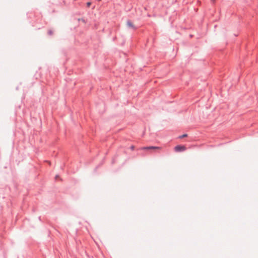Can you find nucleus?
<instances>
[{"instance_id":"nucleus-1","label":"nucleus","mask_w":258,"mask_h":258,"mask_svg":"<svg viewBox=\"0 0 258 258\" xmlns=\"http://www.w3.org/2000/svg\"><path fill=\"white\" fill-rule=\"evenodd\" d=\"M186 148L185 146L178 145L174 148V150L176 152H182L186 150Z\"/></svg>"},{"instance_id":"nucleus-2","label":"nucleus","mask_w":258,"mask_h":258,"mask_svg":"<svg viewBox=\"0 0 258 258\" xmlns=\"http://www.w3.org/2000/svg\"><path fill=\"white\" fill-rule=\"evenodd\" d=\"M161 149V147H155V146H150V147H142L140 149L142 150H160Z\"/></svg>"},{"instance_id":"nucleus-3","label":"nucleus","mask_w":258,"mask_h":258,"mask_svg":"<svg viewBox=\"0 0 258 258\" xmlns=\"http://www.w3.org/2000/svg\"><path fill=\"white\" fill-rule=\"evenodd\" d=\"M126 25L128 27H130V28H133V29H135V26L133 24V23L130 21H127V22H126Z\"/></svg>"},{"instance_id":"nucleus-4","label":"nucleus","mask_w":258,"mask_h":258,"mask_svg":"<svg viewBox=\"0 0 258 258\" xmlns=\"http://www.w3.org/2000/svg\"><path fill=\"white\" fill-rule=\"evenodd\" d=\"M187 137V134H184L180 137V138H182Z\"/></svg>"},{"instance_id":"nucleus-5","label":"nucleus","mask_w":258,"mask_h":258,"mask_svg":"<svg viewBox=\"0 0 258 258\" xmlns=\"http://www.w3.org/2000/svg\"><path fill=\"white\" fill-rule=\"evenodd\" d=\"M91 4V3L90 2H88V3H87V5L88 7H90Z\"/></svg>"},{"instance_id":"nucleus-6","label":"nucleus","mask_w":258,"mask_h":258,"mask_svg":"<svg viewBox=\"0 0 258 258\" xmlns=\"http://www.w3.org/2000/svg\"><path fill=\"white\" fill-rule=\"evenodd\" d=\"M131 149H132V150H134V146H132V147H131Z\"/></svg>"},{"instance_id":"nucleus-7","label":"nucleus","mask_w":258,"mask_h":258,"mask_svg":"<svg viewBox=\"0 0 258 258\" xmlns=\"http://www.w3.org/2000/svg\"><path fill=\"white\" fill-rule=\"evenodd\" d=\"M211 1H212L213 3H215V0H211Z\"/></svg>"},{"instance_id":"nucleus-8","label":"nucleus","mask_w":258,"mask_h":258,"mask_svg":"<svg viewBox=\"0 0 258 258\" xmlns=\"http://www.w3.org/2000/svg\"><path fill=\"white\" fill-rule=\"evenodd\" d=\"M99 1H101V0H98Z\"/></svg>"}]
</instances>
